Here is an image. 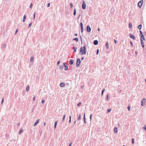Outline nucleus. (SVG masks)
Masks as SVG:
<instances>
[{"mask_svg": "<svg viewBox=\"0 0 146 146\" xmlns=\"http://www.w3.org/2000/svg\"><path fill=\"white\" fill-rule=\"evenodd\" d=\"M58 121H56L55 123H54V128L55 129L56 127V126L57 124Z\"/></svg>", "mask_w": 146, "mask_h": 146, "instance_id": "nucleus-13", "label": "nucleus"}, {"mask_svg": "<svg viewBox=\"0 0 146 146\" xmlns=\"http://www.w3.org/2000/svg\"><path fill=\"white\" fill-rule=\"evenodd\" d=\"M83 31V28H81V32L82 33Z\"/></svg>", "mask_w": 146, "mask_h": 146, "instance_id": "nucleus-47", "label": "nucleus"}, {"mask_svg": "<svg viewBox=\"0 0 146 146\" xmlns=\"http://www.w3.org/2000/svg\"><path fill=\"white\" fill-rule=\"evenodd\" d=\"M132 24L131 23H130L129 24V27L130 29L132 28Z\"/></svg>", "mask_w": 146, "mask_h": 146, "instance_id": "nucleus-22", "label": "nucleus"}, {"mask_svg": "<svg viewBox=\"0 0 146 146\" xmlns=\"http://www.w3.org/2000/svg\"><path fill=\"white\" fill-rule=\"evenodd\" d=\"M106 99H109V96L108 95H107L106 96Z\"/></svg>", "mask_w": 146, "mask_h": 146, "instance_id": "nucleus-54", "label": "nucleus"}, {"mask_svg": "<svg viewBox=\"0 0 146 146\" xmlns=\"http://www.w3.org/2000/svg\"><path fill=\"white\" fill-rule=\"evenodd\" d=\"M91 29L90 27L89 26H87V31L89 33L91 31Z\"/></svg>", "mask_w": 146, "mask_h": 146, "instance_id": "nucleus-5", "label": "nucleus"}, {"mask_svg": "<svg viewBox=\"0 0 146 146\" xmlns=\"http://www.w3.org/2000/svg\"><path fill=\"white\" fill-rule=\"evenodd\" d=\"M80 53L81 55L85 54L86 53V46H84L83 47H81L80 48Z\"/></svg>", "mask_w": 146, "mask_h": 146, "instance_id": "nucleus-1", "label": "nucleus"}, {"mask_svg": "<svg viewBox=\"0 0 146 146\" xmlns=\"http://www.w3.org/2000/svg\"><path fill=\"white\" fill-rule=\"evenodd\" d=\"M72 118V116L71 115H70L69 116V119H71Z\"/></svg>", "mask_w": 146, "mask_h": 146, "instance_id": "nucleus-58", "label": "nucleus"}, {"mask_svg": "<svg viewBox=\"0 0 146 146\" xmlns=\"http://www.w3.org/2000/svg\"><path fill=\"white\" fill-rule=\"evenodd\" d=\"M63 64H64V66H66V65H65V63H63Z\"/></svg>", "mask_w": 146, "mask_h": 146, "instance_id": "nucleus-64", "label": "nucleus"}, {"mask_svg": "<svg viewBox=\"0 0 146 146\" xmlns=\"http://www.w3.org/2000/svg\"><path fill=\"white\" fill-rule=\"evenodd\" d=\"M98 31H100V29L99 28H98Z\"/></svg>", "mask_w": 146, "mask_h": 146, "instance_id": "nucleus-62", "label": "nucleus"}, {"mask_svg": "<svg viewBox=\"0 0 146 146\" xmlns=\"http://www.w3.org/2000/svg\"><path fill=\"white\" fill-rule=\"evenodd\" d=\"M80 26H81V28H83V24H82V23H80Z\"/></svg>", "mask_w": 146, "mask_h": 146, "instance_id": "nucleus-36", "label": "nucleus"}, {"mask_svg": "<svg viewBox=\"0 0 146 146\" xmlns=\"http://www.w3.org/2000/svg\"><path fill=\"white\" fill-rule=\"evenodd\" d=\"M65 117H66V115L65 114H64L63 115V116L62 119V121L63 122H64V121Z\"/></svg>", "mask_w": 146, "mask_h": 146, "instance_id": "nucleus-18", "label": "nucleus"}, {"mask_svg": "<svg viewBox=\"0 0 146 146\" xmlns=\"http://www.w3.org/2000/svg\"><path fill=\"white\" fill-rule=\"evenodd\" d=\"M35 13L33 15V19H35Z\"/></svg>", "mask_w": 146, "mask_h": 146, "instance_id": "nucleus-45", "label": "nucleus"}, {"mask_svg": "<svg viewBox=\"0 0 146 146\" xmlns=\"http://www.w3.org/2000/svg\"><path fill=\"white\" fill-rule=\"evenodd\" d=\"M18 30L17 29L16 31H15V34L16 35L17 33L18 32Z\"/></svg>", "mask_w": 146, "mask_h": 146, "instance_id": "nucleus-52", "label": "nucleus"}, {"mask_svg": "<svg viewBox=\"0 0 146 146\" xmlns=\"http://www.w3.org/2000/svg\"><path fill=\"white\" fill-rule=\"evenodd\" d=\"M70 5L71 7V8H72L73 7V5L72 3H70Z\"/></svg>", "mask_w": 146, "mask_h": 146, "instance_id": "nucleus-37", "label": "nucleus"}, {"mask_svg": "<svg viewBox=\"0 0 146 146\" xmlns=\"http://www.w3.org/2000/svg\"><path fill=\"white\" fill-rule=\"evenodd\" d=\"M80 16V15H79L78 17V19L79 18V17Z\"/></svg>", "mask_w": 146, "mask_h": 146, "instance_id": "nucleus-60", "label": "nucleus"}, {"mask_svg": "<svg viewBox=\"0 0 146 146\" xmlns=\"http://www.w3.org/2000/svg\"><path fill=\"white\" fill-rule=\"evenodd\" d=\"M72 142H71L70 143V144L69 145V146H71L72 145Z\"/></svg>", "mask_w": 146, "mask_h": 146, "instance_id": "nucleus-49", "label": "nucleus"}, {"mask_svg": "<svg viewBox=\"0 0 146 146\" xmlns=\"http://www.w3.org/2000/svg\"><path fill=\"white\" fill-rule=\"evenodd\" d=\"M60 60H59L58 61V62H57V64L58 65H59V64L60 63Z\"/></svg>", "mask_w": 146, "mask_h": 146, "instance_id": "nucleus-44", "label": "nucleus"}, {"mask_svg": "<svg viewBox=\"0 0 146 146\" xmlns=\"http://www.w3.org/2000/svg\"><path fill=\"white\" fill-rule=\"evenodd\" d=\"M32 7H33V4L32 3H31L30 4V8L31 9L32 8Z\"/></svg>", "mask_w": 146, "mask_h": 146, "instance_id": "nucleus-32", "label": "nucleus"}, {"mask_svg": "<svg viewBox=\"0 0 146 146\" xmlns=\"http://www.w3.org/2000/svg\"><path fill=\"white\" fill-rule=\"evenodd\" d=\"M114 42L115 43V44H116V43H117V40H116L114 39Z\"/></svg>", "mask_w": 146, "mask_h": 146, "instance_id": "nucleus-51", "label": "nucleus"}, {"mask_svg": "<svg viewBox=\"0 0 146 146\" xmlns=\"http://www.w3.org/2000/svg\"><path fill=\"white\" fill-rule=\"evenodd\" d=\"M92 114H91L90 116V119L91 120H92Z\"/></svg>", "mask_w": 146, "mask_h": 146, "instance_id": "nucleus-50", "label": "nucleus"}, {"mask_svg": "<svg viewBox=\"0 0 146 146\" xmlns=\"http://www.w3.org/2000/svg\"><path fill=\"white\" fill-rule=\"evenodd\" d=\"M76 49H77V48H75L74 47V52H76Z\"/></svg>", "mask_w": 146, "mask_h": 146, "instance_id": "nucleus-34", "label": "nucleus"}, {"mask_svg": "<svg viewBox=\"0 0 146 146\" xmlns=\"http://www.w3.org/2000/svg\"><path fill=\"white\" fill-rule=\"evenodd\" d=\"M60 85L61 87H63L65 85V84L64 83L62 82L60 84Z\"/></svg>", "mask_w": 146, "mask_h": 146, "instance_id": "nucleus-12", "label": "nucleus"}, {"mask_svg": "<svg viewBox=\"0 0 146 146\" xmlns=\"http://www.w3.org/2000/svg\"><path fill=\"white\" fill-rule=\"evenodd\" d=\"M74 61L73 60L70 59V61H69L70 64L71 65L73 64L74 63Z\"/></svg>", "mask_w": 146, "mask_h": 146, "instance_id": "nucleus-8", "label": "nucleus"}, {"mask_svg": "<svg viewBox=\"0 0 146 146\" xmlns=\"http://www.w3.org/2000/svg\"><path fill=\"white\" fill-rule=\"evenodd\" d=\"M98 44V41L97 40H95L94 42V44L95 45H96Z\"/></svg>", "mask_w": 146, "mask_h": 146, "instance_id": "nucleus-10", "label": "nucleus"}, {"mask_svg": "<svg viewBox=\"0 0 146 146\" xmlns=\"http://www.w3.org/2000/svg\"><path fill=\"white\" fill-rule=\"evenodd\" d=\"M130 44H131L132 45H133L132 42H130Z\"/></svg>", "mask_w": 146, "mask_h": 146, "instance_id": "nucleus-63", "label": "nucleus"}, {"mask_svg": "<svg viewBox=\"0 0 146 146\" xmlns=\"http://www.w3.org/2000/svg\"><path fill=\"white\" fill-rule=\"evenodd\" d=\"M140 34L141 36L143 35L142 33V31H140Z\"/></svg>", "mask_w": 146, "mask_h": 146, "instance_id": "nucleus-38", "label": "nucleus"}, {"mask_svg": "<svg viewBox=\"0 0 146 146\" xmlns=\"http://www.w3.org/2000/svg\"><path fill=\"white\" fill-rule=\"evenodd\" d=\"M50 3H48V4H47V7H48L50 6Z\"/></svg>", "mask_w": 146, "mask_h": 146, "instance_id": "nucleus-57", "label": "nucleus"}, {"mask_svg": "<svg viewBox=\"0 0 146 146\" xmlns=\"http://www.w3.org/2000/svg\"><path fill=\"white\" fill-rule=\"evenodd\" d=\"M132 144H133L134 143V140L133 139H132Z\"/></svg>", "mask_w": 146, "mask_h": 146, "instance_id": "nucleus-35", "label": "nucleus"}, {"mask_svg": "<svg viewBox=\"0 0 146 146\" xmlns=\"http://www.w3.org/2000/svg\"><path fill=\"white\" fill-rule=\"evenodd\" d=\"M84 120H86V118L85 117V113L84 114Z\"/></svg>", "mask_w": 146, "mask_h": 146, "instance_id": "nucleus-48", "label": "nucleus"}, {"mask_svg": "<svg viewBox=\"0 0 146 146\" xmlns=\"http://www.w3.org/2000/svg\"><path fill=\"white\" fill-rule=\"evenodd\" d=\"M84 58V57H82L81 58V60H83Z\"/></svg>", "mask_w": 146, "mask_h": 146, "instance_id": "nucleus-61", "label": "nucleus"}, {"mask_svg": "<svg viewBox=\"0 0 146 146\" xmlns=\"http://www.w3.org/2000/svg\"><path fill=\"white\" fill-rule=\"evenodd\" d=\"M99 52V50L98 49L97 50V52H96V54L97 55H98V54Z\"/></svg>", "mask_w": 146, "mask_h": 146, "instance_id": "nucleus-40", "label": "nucleus"}, {"mask_svg": "<svg viewBox=\"0 0 146 146\" xmlns=\"http://www.w3.org/2000/svg\"><path fill=\"white\" fill-rule=\"evenodd\" d=\"M44 100L43 99H42L41 100V102L42 103H44Z\"/></svg>", "mask_w": 146, "mask_h": 146, "instance_id": "nucleus-43", "label": "nucleus"}, {"mask_svg": "<svg viewBox=\"0 0 146 146\" xmlns=\"http://www.w3.org/2000/svg\"><path fill=\"white\" fill-rule=\"evenodd\" d=\"M74 35H75V36H77L78 35H77V33H75V34Z\"/></svg>", "mask_w": 146, "mask_h": 146, "instance_id": "nucleus-59", "label": "nucleus"}, {"mask_svg": "<svg viewBox=\"0 0 146 146\" xmlns=\"http://www.w3.org/2000/svg\"><path fill=\"white\" fill-rule=\"evenodd\" d=\"M80 62H81L80 60L79 59H78L77 60V62H76V65L78 67L79 66L80 64Z\"/></svg>", "mask_w": 146, "mask_h": 146, "instance_id": "nucleus-3", "label": "nucleus"}, {"mask_svg": "<svg viewBox=\"0 0 146 146\" xmlns=\"http://www.w3.org/2000/svg\"><path fill=\"white\" fill-rule=\"evenodd\" d=\"M130 37L132 39L134 40L135 39V37L134 36L131 34H130Z\"/></svg>", "mask_w": 146, "mask_h": 146, "instance_id": "nucleus-6", "label": "nucleus"}, {"mask_svg": "<svg viewBox=\"0 0 146 146\" xmlns=\"http://www.w3.org/2000/svg\"><path fill=\"white\" fill-rule=\"evenodd\" d=\"M64 67H65V68H64L65 70H67L68 69V66H64Z\"/></svg>", "mask_w": 146, "mask_h": 146, "instance_id": "nucleus-25", "label": "nucleus"}, {"mask_svg": "<svg viewBox=\"0 0 146 146\" xmlns=\"http://www.w3.org/2000/svg\"><path fill=\"white\" fill-rule=\"evenodd\" d=\"M6 45L5 44H3V47L4 48H5L6 47Z\"/></svg>", "mask_w": 146, "mask_h": 146, "instance_id": "nucleus-42", "label": "nucleus"}, {"mask_svg": "<svg viewBox=\"0 0 146 146\" xmlns=\"http://www.w3.org/2000/svg\"><path fill=\"white\" fill-rule=\"evenodd\" d=\"M22 129H21L20 130H19V134H21V132L22 131Z\"/></svg>", "mask_w": 146, "mask_h": 146, "instance_id": "nucleus-30", "label": "nucleus"}, {"mask_svg": "<svg viewBox=\"0 0 146 146\" xmlns=\"http://www.w3.org/2000/svg\"><path fill=\"white\" fill-rule=\"evenodd\" d=\"M3 101H4V98H3L2 99L1 102V105H2L3 104Z\"/></svg>", "mask_w": 146, "mask_h": 146, "instance_id": "nucleus-31", "label": "nucleus"}, {"mask_svg": "<svg viewBox=\"0 0 146 146\" xmlns=\"http://www.w3.org/2000/svg\"><path fill=\"white\" fill-rule=\"evenodd\" d=\"M39 121V119H37L34 124V126L36 125Z\"/></svg>", "mask_w": 146, "mask_h": 146, "instance_id": "nucleus-7", "label": "nucleus"}, {"mask_svg": "<svg viewBox=\"0 0 146 146\" xmlns=\"http://www.w3.org/2000/svg\"><path fill=\"white\" fill-rule=\"evenodd\" d=\"M59 68L60 70H62L63 69V66L60 65Z\"/></svg>", "mask_w": 146, "mask_h": 146, "instance_id": "nucleus-17", "label": "nucleus"}, {"mask_svg": "<svg viewBox=\"0 0 146 146\" xmlns=\"http://www.w3.org/2000/svg\"><path fill=\"white\" fill-rule=\"evenodd\" d=\"M111 109L110 108L108 109V112L109 113L111 111Z\"/></svg>", "mask_w": 146, "mask_h": 146, "instance_id": "nucleus-33", "label": "nucleus"}, {"mask_svg": "<svg viewBox=\"0 0 146 146\" xmlns=\"http://www.w3.org/2000/svg\"><path fill=\"white\" fill-rule=\"evenodd\" d=\"M106 48L107 49H108L109 48V45H108V42H107L106 43Z\"/></svg>", "mask_w": 146, "mask_h": 146, "instance_id": "nucleus-15", "label": "nucleus"}, {"mask_svg": "<svg viewBox=\"0 0 146 146\" xmlns=\"http://www.w3.org/2000/svg\"><path fill=\"white\" fill-rule=\"evenodd\" d=\"M29 85H28L27 86L26 88V90L27 92H28L29 90Z\"/></svg>", "mask_w": 146, "mask_h": 146, "instance_id": "nucleus-14", "label": "nucleus"}, {"mask_svg": "<svg viewBox=\"0 0 146 146\" xmlns=\"http://www.w3.org/2000/svg\"><path fill=\"white\" fill-rule=\"evenodd\" d=\"M82 7L83 9H85L86 8V4L84 1H83L82 5Z\"/></svg>", "mask_w": 146, "mask_h": 146, "instance_id": "nucleus-4", "label": "nucleus"}, {"mask_svg": "<svg viewBox=\"0 0 146 146\" xmlns=\"http://www.w3.org/2000/svg\"><path fill=\"white\" fill-rule=\"evenodd\" d=\"M35 97H34L33 98V100L34 101L35 100Z\"/></svg>", "mask_w": 146, "mask_h": 146, "instance_id": "nucleus-56", "label": "nucleus"}, {"mask_svg": "<svg viewBox=\"0 0 146 146\" xmlns=\"http://www.w3.org/2000/svg\"><path fill=\"white\" fill-rule=\"evenodd\" d=\"M141 38L142 39H143L144 40H145V39L144 38V36H143V35L141 36Z\"/></svg>", "mask_w": 146, "mask_h": 146, "instance_id": "nucleus-29", "label": "nucleus"}, {"mask_svg": "<svg viewBox=\"0 0 146 146\" xmlns=\"http://www.w3.org/2000/svg\"><path fill=\"white\" fill-rule=\"evenodd\" d=\"M80 118H81V115H80L78 117V119H77V120H78V121H79V120H80Z\"/></svg>", "mask_w": 146, "mask_h": 146, "instance_id": "nucleus-23", "label": "nucleus"}, {"mask_svg": "<svg viewBox=\"0 0 146 146\" xmlns=\"http://www.w3.org/2000/svg\"><path fill=\"white\" fill-rule=\"evenodd\" d=\"M141 105L142 106H144V103L141 102Z\"/></svg>", "mask_w": 146, "mask_h": 146, "instance_id": "nucleus-53", "label": "nucleus"}, {"mask_svg": "<svg viewBox=\"0 0 146 146\" xmlns=\"http://www.w3.org/2000/svg\"><path fill=\"white\" fill-rule=\"evenodd\" d=\"M141 41L142 46L143 48H144V43H143V40L142 39H141Z\"/></svg>", "mask_w": 146, "mask_h": 146, "instance_id": "nucleus-9", "label": "nucleus"}, {"mask_svg": "<svg viewBox=\"0 0 146 146\" xmlns=\"http://www.w3.org/2000/svg\"><path fill=\"white\" fill-rule=\"evenodd\" d=\"M146 101V99L145 98H143L142 101H141V102H144L145 103Z\"/></svg>", "mask_w": 146, "mask_h": 146, "instance_id": "nucleus-24", "label": "nucleus"}, {"mask_svg": "<svg viewBox=\"0 0 146 146\" xmlns=\"http://www.w3.org/2000/svg\"><path fill=\"white\" fill-rule=\"evenodd\" d=\"M81 102H79V103H78L77 104V106L78 107H79L81 105Z\"/></svg>", "mask_w": 146, "mask_h": 146, "instance_id": "nucleus-21", "label": "nucleus"}, {"mask_svg": "<svg viewBox=\"0 0 146 146\" xmlns=\"http://www.w3.org/2000/svg\"><path fill=\"white\" fill-rule=\"evenodd\" d=\"M105 90V89H104L102 90V93H101L102 96L103 95V93H104V92Z\"/></svg>", "mask_w": 146, "mask_h": 146, "instance_id": "nucleus-26", "label": "nucleus"}, {"mask_svg": "<svg viewBox=\"0 0 146 146\" xmlns=\"http://www.w3.org/2000/svg\"><path fill=\"white\" fill-rule=\"evenodd\" d=\"M138 28L139 29H141L142 28V25H140L138 26Z\"/></svg>", "mask_w": 146, "mask_h": 146, "instance_id": "nucleus-20", "label": "nucleus"}, {"mask_svg": "<svg viewBox=\"0 0 146 146\" xmlns=\"http://www.w3.org/2000/svg\"><path fill=\"white\" fill-rule=\"evenodd\" d=\"M33 60V57H31V59H30V61H32Z\"/></svg>", "mask_w": 146, "mask_h": 146, "instance_id": "nucleus-41", "label": "nucleus"}, {"mask_svg": "<svg viewBox=\"0 0 146 146\" xmlns=\"http://www.w3.org/2000/svg\"><path fill=\"white\" fill-rule=\"evenodd\" d=\"M71 122V119H69V123H70Z\"/></svg>", "mask_w": 146, "mask_h": 146, "instance_id": "nucleus-55", "label": "nucleus"}, {"mask_svg": "<svg viewBox=\"0 0 146 146\" xmlns=\"http://www.w3.org/2000/svg\"><path fill=\"white\" fill-rule=\"evenodd\" d=\"M143 2V0H141L139 2L138 4V6L139 8H141Z\"/></svg>", "mask_w": 146, "mask_h": 146, "instance_id": "nucleus-2", "label": "nucleus"}, {"mask_svg": "<svg viewBox=\"0 0 146 146\" xmlns=\"http://www.w3.org/2000/svg\"><path fill=\"white\" fill-rule=\"evenodd\" d=\"M76 9H74V13H73L74 15H76Z\"/></svg>", "mask_w": 146, "mask_h": 146, "instance_id": "nucleus-19", "label": "nucleus"}, {"mask_svg": "<svg viewBox=\"0 0 146 146\" xmlns=\"http://www.w3.org/2000/svg\"><path fill=\"white\" fill-rule=\"evenodd\" d=\"M143 128L146 131V125H145V127H143Z\"/></svg>", "mask_w": 146, "mask_h": 146, "instance_id": "nucleus-39", "label": "nucleus"}, {"mask_svg": "<svg viewBox=\"0 0 146 146\" xmlns=\"http://www.w3.org/2000/svg\"><path fill=\"white\" fill-rule=\"evenodd\" d=\"M26 18V16L25 15H24L23 16V22H24L25 21Z\"/></svg>", "mask_w": 146, "mask_h": 146, "instance_id": "nucleus-16", "label": "nucleus"}, {"mask_svg": "<svg viewBox=\"0 0 146 146\" xmlns=\"http://www.w3.org/2000/svg\"><path fill=\"white\" fill-rule=\"evenodd\" d=\"M73 40L76 41L77 42L78 41V39L77 38H76L73 39Z\"/></svg>", "mask_w": 146, "mask_h": 146, "instance_id": "nucleus-27", "label": "nucleus"}, {"mask_svg": "<svg viewBox=\"0 0 146 146\" xmlns=\"http://www.w3.org/2000/svg\"><path fill=\"white\" fill-rule=\"evenodd\" d=\"M32 24V22H31L30 24H29V25H28V27L29 28H30L31 27V26Z\"/></svg>", "mask_w": 146, "mask_h": 146, "instance_id": "nucleus-28", "label": "nucleus"}, {"mask_svg": "<svg viewBox=\"0 0 146 146\" xmlns=\"http://www.w3.org/2000/svg\"><path fill=\"white\" fill-rule=\"evenodd\" d=\"M114 131L115 133H117V127H115L114 128Z\"/></svg>", "mask_w": 146, "mask_h": 146, "instance_id": "nucleus-11", "label": "nucleus"}, {"mask_svg": "<svg viewBox=\"0 0 146 146\" xmlns=\"http://www.w3.org/2000/svg\"><path fill=\"white\" fill-rule=\"evenodd\" d=\"M129 111L130 110V106H128L127 107Z\"/></svg>", "mask_w": 146, "mask_h": 146, "instance_id": "nucleus-46", "label": "nucleus"}]
</instances>
